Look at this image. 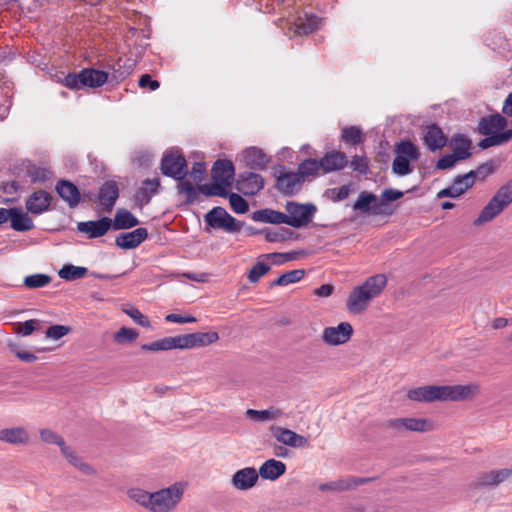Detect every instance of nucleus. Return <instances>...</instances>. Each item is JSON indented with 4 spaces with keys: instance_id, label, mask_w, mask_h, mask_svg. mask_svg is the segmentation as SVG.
Returning a JSON list of instances; mask_svg holds the SVG:
<instances>
[{
    "instance_id": "nucleus-36",
    "label": "nucleus",
    "mask_w": 512,
    "mask_h": 512,
    "mask_svg": "<svg viewBox=\"0 0 512 512\" xmlns=\"http://www.w3.org/2000/svg\"><path fill=\"white\" fill-rule=\"evenodd\" d=\"M252 219L256 222L270 224H285L286 221L285 213L268 208L253 212Z\"/></svg>"
},
{
    "instance_id": "nucleus-32",
    "label": "nucleus",
    "mask_w": 512,
    "mask_h": 512,
    "mask_svg": "<svg viewBox=\"0 0 512 512\" xmlns=\"http://www.w3.org/2000/svg\"><path fill=\"white\" fill-rule=\"evenodd\" d=\"M178 190L186 195V202L189 204H192L197 200L199 192L206 196H214L213 184L200 185L196 188L190 182L182 181L178 183Z\"/></svg>"
},
{
    "instance_id": "nucleus-35",
    "label": "nucleus",
    "mask_w": 512,
    "mask_h": 512,
    "mask_svg": "<svg viewBox=\"0 0 512 512\" xmlns=\"http://www.w3.org/2000/svg\"><path fill=\"white\" fill-rule=\"evenodd\" d=\"M139 220L128 210L119 209L112 221L111 228L114 230L130 229L137 226Z\"/></svg>"
},
{
    "instance_id": "nucleus-31",
    "label": "nucleus",
    "mask_w": 512,
    "mask_h": 512,
    "mask_svg": "<svg viewBox=\"0 0 512 512\" xmlns=\"http://www.w3.org/2000/svg\"><path fill=\"white\" fill-rule=\"evenodd\" d=\"M0 441L12 445H25L29 441V433L21 426L4 428L0 430Z\"/></svg>"
},
{
    "instance_id": "nucleus-20",
    "label": "nucleus",
    "mask_w": 512,
    "mask_h": 512,
    "mask_svg": "<svg viewBox=\"0 0 512 512\" xmlns=\"http://www.w3.org/2000/svg\"><path fill=\"white\" fill-rule=\"evenodd\" d=\"M507 126V120L499 113L481 118L478 131L484 136L500 134Z\"/></svg>"
},
{
    "instance_id": "nucleus-50",
    "label": "nucleus",
    "mask_w": 512,
    "mask_h": 512,
    "mask_svg": "<svg viewBox=\"0 0 512 512\" xmlns=\"http://www.w3.org/2000/svg\"><path fill=\"white\" fill-rule=\"evenodd\" d=\"M139 336V333L132 328L127 327H121L115 334H114V341L117 344H125L129 342H133L137 339Z\"/></svg>"
},
{
    "instance_id": "nucleus-30",
    "label": "nucleus",
    "mask_w": 512,
    "mask_h": 512,
    "mask_svg": "<svg viewBox=\"0 0 512 512\" xmlns=\"http://www.w3.org/2000/svg\"><path fill=\"white\" fill-rule=\"evenodd\" d=\"M212 178L224 184H231L234 178L235 169L230 160H217L212 167Z\"/></svg>"
},
{
    "instance_id": "nucleus-11",
    "label": "nucleus",
    "mask_w": 512,
    "mask_h": 512,
    "mask_svg": "<svg viewBox=\"0 0 512 512\" xmlns=\"http://www.w3.org/2000/svg\"><path fill=\"white\" fill-rule=\"evenodd\" d=\"M353 334V327L348 322H341L337 326L325 327L322 332V340L331 346L347 343Z\"/></svg>"
},
{
    "instance_id": "nucleus-44",
    "label": "nucleus",
    "mask_w": 512,
    "mask_h": 512,
    "mask_svg": "<svg viewBox=\"0 0 512 512\" xmlns=\"http://www.w3.org/2000/svg\"><path fill=\"white\" fill-rule=\"evenodd\" d=\"M128 496L143 508L151 511L152 492L140 488H132L128 490Z\"/></svg>"
},
{
    "instance_id": "nucleus-43",
    "label": "nucleus",
    "mask_w": 512,
    "mask_h": 512,
    "mask_svg": "<svg viewBox=\"0 0 512 512\" xmlns=\"http://www.w3.org/2000/svg\"><path fill=\"white\" fill-rule=\"evenodd\" d=\"M141 349L146 351H166L177 349L176 336L165 337L148 344H143Z\"/></svg>"
},
{
    "instance_id": "nucleus-52",
    "label": "nucleus",
    "mask_w": 512,
    "mask_h": 512,
    "mask_svg": "<svg viewBox=\"0 0 512 512\" xmlns=\"http://www.w3.org/2000/svg\"><path fill=\"white\" fill-rule=\"evenodd\" d=\"M40 438L42 441L49 443V444H56L60 447V450L62 451L63 448H65L67 445L65 444L64 439L58 435L56 432L50 430V429H42L40 431Z\"/></svg>"
},
{
    "instance_id": "nucleus-39",
    "label": "nucleus",
    "mask_w": 512,
    "mask_h": 512,
    "mask_svg": "<svg viewBox=\"0 0 512 512\" xmlns=\"http://www.w3.org/2000/svg\"><path fill=\"white\" fill-rule=\"evenodd\" d=\"M395 153L397 156L409 161L418 160L420 157L418 147L409 140L399 142L395 147Z\"/></svg>"
},
{
    "instance_id": "nucleus-10",
    "label": "nucleus",
    "mask_w": 512,
    "mask_h": 512,
    "mask_svg": "<svg viewBox=\"0 0 512 512\" xmlns=\"http://www.w3.org/2000/svg\"><path fill=\"white\" fill-rule=\"evenodd\" d=\"M386 428L397 432H428L432 430V423L423 418H394L385 423Z\"/></svg>"
},
{
    "instance_id": "nucleus-61",
    "label": "nucleus",
    "mask_w": 512,
    "mask_h": 512,
    "mask_svg": "<svg viewBox=\"0 0 512 512\" xmlns=\"http://www.w3.org/2000/svg\"><path fill=\"white\" fill-rule=\"evenodd\" d=\"M64 85L69 89L79 90L83 88V80L81 76V71L79 73H69L64 78Z\"/></svg>"
},
{
    "instance_id": "nucleus-17",
    "label": "nucleus",
    "mask_w": 512,
    "mask_h": 512,
    "mask_svg": "<svg viewBox=\"0 0 512 512\" xmlns=\"http://www.w3.org/2000/svg\"><path fill=\"white\" fill-rule=\"evenodd\" d=\"M112 220L103 217L97 221H84L77 224V229L81 233H85L89 238H99L104 236L111 228Z\"/></svg>"
},
{
    "instance_id": "nucleus-34",
    "label": "nucleus",
    "mask_w": 512,
    "mask_h": 512,
    "mask_svg": "<svg viewBox=\"0 0 512 512\" xmlns=\"http://www.w3.org/2000/svg\"><path fill=\"white\" fill-rule=\"evenodd\" d=\"M135 61L128 58H119L113 65V70L109 76L112 81L121 82L126 79L134 70Z\"/></svg>"
},
{
    "instance_id": "nucleus-1",
    "label": "nucleus",
    "mask_w": 512,
    "mask_h": 512,
    "mask_svg": "<svg viewBox=\"0 0 512 512\" xmlns=\"http://www.w3.org/2000/svg\"><path fill=\"white\" fill-rule=\"evenodd\" d=\"M479 390L478 385H426L410 389L407 398L416 402L462 401L472 398Z\"/></svg>"
},
{
    "instance_id": "nucleus-49",
    "label": "nucleus",
    "mask_w": 512,
    "mask_h": 512,
    "mask_svg": "<svg viewBox=\"0 0 512 512\" xmlns=\"http://www.w3.org/2000/svg\"><path fill=\"white\" fill-rule=\"evenodd\" d=\"M320 160L309 158L305 159L298 166V173L304 179L306 176H315L322 171Z\"/></svg>"
},
{
    "instance_id": "nucleus-33",
    "label": "nucleus",
    "mask_w": 512,
    "mask_h": 512,
    "mask_svg": "<svg viewBox=\"0 0 512 512\" xmlns=\"http://www.w3.org/2000/svg\"><path fill=\"white\" fill-rule=\"evenodd\" d=\"M83 87L98 88L103 86L109 79V73L94 68L81 70Z\"/></svg>"
},
{
    "instance_id": "nucleus-54",
    "label": "nucleus",
    "mask_w": 512,
    "mask_h": 512,
    "mask_svg": "<svg viewBox=\"0 0 512 512\" xmlns=\"http://www.w3.org/2000/svg\"><path fill=\"white\" fill-rule=\"evenodd\" d=\"M474 171H470L464 175H458L454 178L453 185L463 190V194L474 185Z\"/></svg>"
},
{
    "instance_id": "nucleus-28",
    "label": "nucleus",
    "mask_w": 512,
    "mask_h": 512,
    "mask_svg": "<svg viewBox=\"0 0 512 512\" xmlns=\"http://www.w3.org/2000/svg\"><path fill=\"white\" fill-rule=\"evenodd\" d=\"M371 478H359V477H347L331 481L328 483L320 484L319 489L321 491H346L354 489L359 485L368 483Z\"/></svg>"
},
{
    "instance_id": "nucleus-21",
    "label": "nucleus",
    "mask_w": 512,
    "mask_h": 512,
    "mask_svg": "<svg viewBox=\"0 0 512 512\" xmlns=\"http://www.w3.org/2000/svg\"><path fill=\"white\" fill-rule=\"evenodd\" d=\"M6 222L10 220L11 228L18 232H26L34 228L33 220L21 207L7 209Z\"/></svg>"
},
{
    "instance_id": "nucleus-48",
    "label": "nucleus",
    "mask_w": 512,
    "mask_h": 512,
    "mask_svg": "<svg viewBox=\"0 0 512 512\" xmlns=\"http://www.w3.org/2000/svg\"><path fill=\"white\" fill-rule=\"evenodd\" d=\"M341 141L356 146L363 141L362 130L358 126H347L342 129Z\"/></svg>"
},
{
    "instance_id": "nucleus-53",
    "label": "nucleus",
    "mask_w": 512,
    "mask_h": 512,
    "mask_svg": "<svg viewBox=\"0 0 512 512\" xmlns=\"http://www.w3.org/2000/svg\"><path fill=\"white\" fill-rule=\"evenodd\" d=\"M392 170L400 176L408 175L412 172L410 161L396 155L392 163Z\"/></svg>"
},
{
    "instance_id": "nucleus-37",
    "label": "nucleus",
    "mask_w": 512,
    "mask_h": 512,
    "mask_svg": "<svg viewBox=\"0 0 512 512\" xmlns=\"http://www.w3.org/2000/svg\"><path fill=\"white\" fill-rule=\"evenodd\" d=\"M245 415L248 419L255 422H266L280 419L283 416V412L276 408L266 410L247 409Z\"/></svg>"
},
{
    "instance_id": "nucleus-3",
    "label": "nucleus",
    "mask_w": 512,
    "mask_h": 512,
    "mask_svg": "<svg viewBox=\"0 0 512 512\" xmlns=\"http://www.w3.org/2000/svg\"><path fill=\"white\" fill-rule=\"evenodd\" d=\"M512 203V179L501 186L490 201L483 207L474 225L490 222Z\"/></svg>"
},
{
    "instance_id": "nucleus-16",
    "label": "nucleus",
    "mask_w": 512,
    "mask_h": 512,
    "mask_svg": "<svg viewBox=\"0 0 512 512\" xmlns=\"http://www.w3.org/2000/svg\"><path fill=\"white\" fill-rule=\"evenodd\" d=\"M512 476V467L481 473L473 483L475 488L495 487Z\"/></svg>"
},
{
    "instance_id": "nucleus-19",
    "label": "nucleus",
    "mask_w": 512,
    "mask_h": 512,
    "mask_svg": "<svg viewBox=\"0 0 512 512\" xmlns=\"http://www.w3.org/2000/svg\"><path fill=\"white\" fill-rule=\"evenodd\" d=\"M148 237L146 228L140 227L131 232L120 233L116 236L115 243L121 249H134Z\"/></svg>"
},
{
    "instance_id": "nucleus-60",
    "label": "nucleus",
    "mask_w": 512,
    "mask_h": 512,
    "mask_svg": "<svg viewBox=\"0 0 512 512\" xmlns=\"http://www.w3.org/2000/svg\"><path fill=\"white\" fill-rule=\"evenodd\" d=\"M69 331H70V328L68 326L52 325V326L48 327L45 334H46V337L57 340V339L64 337L65 335H67L69 333Z\"/></svg>"
},
{
    "instance_id": "nucleus-25",
    "label": "nucleus",
    "mask_w": 512,
    "mask_h": 512,
    "mask_svg": "<svg viewBox=\"0 0 512 512\" xmlns=\"http://www.w3.org/2000/svg\"><path fill=\"white\" fill-rule=\"evenodd\" d=\"M423 141L430 151L435 152L446 145L447 137L440 127L432 124L424 130Z\"/></svg>"
},
{
    "instance_id": "nucleus-9",
    "label": "nucleus",
    "mask_w": 512,
    "mask_h": 512,
    "mask_svg": "<svg viewBox=\"0 0 512 512\" xmlns=\"http://www.w3.org/2000/svg\"><path fill=\"white\" fill-rule=\"evenodd\" d=\"M219 339L217 332H195L176 336L177 349H193L216 342Z\"/></svg>"
},
{
    "instance_id": "nucleus-56",
    "label": "nucleus",
    "mask_w": 512,
    "mask_h": 512,
    "mask_svg": "<svg viewBox=\"0 0 512 512\" xmlns=\"http://www.w3.org/2000/svg\"><path fill=\"white\" fill-rule=\"evenodd\" d=\"M124 312L138 325L149 328L151 326L150 320L140 310L134 307L124 309Z\"/></svg>"
},
{
    "instance_id": "nucleus-38",
    "label": "nucleus",
    "mask_w": 512,
    "mask_h": 512,
    "mask_svg": "<svg viewBox=\"0 0 512 512\" xmlns=\"http://www.w3.org/2000/svg\"><path fill=\"white\" fill-rule=\"evenodd\" d=\"M471 140L464 135H455L452 138L453 155L460 161L465 160L471 156L470 147Z\"/></svg>"
},
{
    "instance_id": "nucleus-26",
    "label": "nucleus",
    "mask_w": 512,
    "mask_h": 512,
    "mask_svg": "<svg viewBox=\"0 0 512 512\" xmlns=\"http://www.w3.org/2000/svg\"><path fill=\"white\" fill-rule=\"evenodd\" d=\"M243 160L250 169L264 170L270 157L257 147H249L243 151Z\"/></svg>"
},
{
    "instance_id": "nucleus-7",
    "label": "nucleus",
    "mask_w": 512,
    "mask_h": 512,
    "mask_svg": "<svg viewBox=\"0 0 512 512\" xmlns=\"http://www.w3.org/2000/svg\"><path fill=\"white\" fill-rule=\"evenodd\" d=\"M160 169L163 175L182 182L187 175V162L178 150H169L164 153Z\"/></svg>"
},
{
    "instance_id": "nucleus-2",
    "label": "nucleus",
    "mask_w": 512,
    "mask_h": 512,
    "mask_svg": "<svg viewBox=\"0 0 512 512\" xmlns=\"http://www.w3.org/2000/svg\"><path fill=\"white\" fill-rule=\"evenodd\" d=\"M387 285L384 274L368 277L362 285L355 287L349 294L346 302L347 309L352 314L362 313L370 301L378 297Z\"/></svg>"
},
{
    "instance_id": "nucleus-40",
    "label": "nucleus",
    "mask_w": 512,
    "mask_h": 512,
    "mask_svg": "<svg viewBox=\"0 0 512 512\" xmlns=\"http://www.w3.org/2000/svg\"><path fill=\"white\" fill-rule=\"evenodd\" d=\"M87 273L88 269L86 267L65 264L58 271V276L65 281H75L85 277Z\"/></svg>"
},
{
    "instance_id": "nucleus-12",
    "label": "nucleus",
    "mask_w": 512,
    "mask_h": 512,
    "mask_svg": "<svg viewBox=\"0 0 512 512\" xmlns=\"http://www.w3.org/2000/svg\"><path fill=\"white\" fill-rule=\"evenodd\" d=\"M272 437L279 443L291 448H306L309 446L308 438L295 431L277 425L270 427Z\"/></svg>"
},
{
    "instance_id": "nucleus-45",
    "label": "nucleus",
    "mask_w": 512,
    "mask_h": 512,
    "mask_svg": "<svg viewBox=\"0 0 512 512\" xmlns=\"http://www.w3.org/2000/svg\"><path fill=\"white\" fill-rule=\"evenodd\" d=\"M305 275V271L303 269H296L288 271L282 275H280L277 279H275L271 283V287L273 286H287L289 284H293L299 282Z\"/></svg>"
},
{
    "instance_id": "nucleus-23",
    "label": "nucleus",
    "mask_w": 512,
    "mask_h": 512,
    "mask_svg": "<svg viewBox=\"0 0 512 512\" xmlns=\"http://www.w3.org/2000/svg\"><path fill=\"white\" fill-rule=\"evenodd\" d=\"M58 195L68 203L69 207L78 206L81 201L80 191L75 184L68 180H59L55 186Z\"/></svg>"
},
{
    "instance_id": "nucleus-5",
    "label": "nucleus",
    "mask_w": 512,
    "mask_h": 512,
    "mask_svg": "<svg viewBox=\"0 0 512 512\" xmlns=\"http://www.w3.org/2000/svg\"><path fill=\"white\" fill-rule=\"evenodd\" d=\"M273 175L276 178L275 188L284 196H292L298 193L304 180L298 172L288 171L283 165L273 167Z\"/></svg>"
},
{
    "instance_id": "nucleus-4",
    "label": "nucleus",
    "mask_w": 512,
    "mask_h": 512,
    "mask_svg": "<svg viewBox=\"0 0 512 512\" xmlns=\"http://www.w3.org/2000/svg\"><path fill=\"white\" fill-rule=\"evenodd\" d=\"M184 490L180 484L152 492L151 512H171L180 503Z\"/></svg>"
},
{
    "instance_id": "nucleus-14",
    "label": "nucleus",
    "mask_w": 512,
    "mask_h": 512,
    "mask_svg": "<svg viewBox=\"0 0 512 512\" xmlns=\"http://www.w3.org/2000/svg\"><path fill=\"white\" fill-rule=\"evenodd\" d=\"M353 209L363 214L371 215H383L386 214V210L381 208L378 197L367 191H362L357 200L353 204Z\"/></svg>"
},
{
    "instance_id": "nucleus-41",
    "label": "nucleus",
    "mask_w": 512,
    "mask_h": 512,
    "mask_svg": "<svg viewBox=\"0 0 512 512\" xmlns=\"http://www.w3.org/2000/svg\"><path fill=\"white\" fill-rule=\"evenodd\" d=\"M512 139V129H508L500 134L488 135L480 140L478 147L481 149H488L493 146H499L509 142Z\"/></svg>"
},
{
    "instance_id": "nucleus-51",
    "label": "nucleus",
    "mask_w": 512,
    "mask_h": 512,
    "mask_svg": "<svg viewBox=\"0 0 512 512\" xmlns=\"http://www.w3.org/2000/svg\"><path fill=\"white\" fill-rule=\"evenodd\" d=\"M229 203L231 209L237 214H245L249 210L248 202L237 193L229 194Z\"/></svg>"
},
{
    "instance_id": "nucleus-13",
    "label": "nucleus",
    "mask_w": 512,
    "mask_h": 512,
    "mask_svg": "<svg viewBox=\"0 0 512 512\" xmlns=\"http://www.w3.org/2000/svg\"><path fill=\"white\" fill-rule=\"evenodd\" d=\"M264 178L254 172H243L238 175L236 188L244 195L253 196L264 187Z\"/></svg>"
},
{
    "instance_id": "nucleus-6",
    "label": "nucleus",
    "mask_w": 512,
    "mask_h": 512,
    "mask_svg": "<svg viewBox=\"0 0 512 512\" xmlns=\"http://www.w3.org/2000/svg\"><path fill=\"white\" fill-rule=\"evenodd\" d=\"M285 210L287 212L285 213V224L294 228H302L312 221L317 208L312 203L301 204L288 201Z\"/></svg>"
},
{
    "instance_id": "nucleus-59",
    "label": "nucleus",
    "mask_w": 512,
    "mask_h": 512,
    "mask_svg": "<svg viewBox=\"0 0 512 512\" xmlns=\"http://www.w3.org/2000/svg\"><path fill=\"white\" fill-rule=\"evenodd\" d=\"M350 167L360 174H367L369 169V163L366 157L355 155L350 161Z\"/></svg>"
},
{
    "instance_id": "nucleus-46",
    "label": "nucleus",
    "mask_w": 512,
    "mask_h": 512,
    "mask_svg": "<svg viewBox=\"0 0 512 512\" xmlns=\"http://www.w3.org/2000/svg\"><path fill=\"white\" fill-rule=\"evenodd\" d=\"M51 281V276L43 273H36L26 276L23 280V285L29 289H38L46 287L51 283Z\"/></svg>"
},
{
    "instance_id": "nucleus-63",
    "label": "nucleus",
    "mask_w": 512,
    "mask_h": 512,
    "mask_svg": "<svg viewBox=\"0 0 512 512\" xmlns=\"http://www.w3.org/2000/svg\"><path fill=\"white\" fill-rule=\"evenodd\" d=\"M139 87L148 88L151 91H155L160 87V83L157 80H153L149 74H144L139 79Z\"/></svg>"
},
{
    "instance_id": "nucleus-18",
    "label": "nucleus",
    "mask_w": 512,
    "mask_h": 512,
    "mask_svg": "<svg viewBox=\"0 0 512 512\" xmlns=\"http://www.w3.org/2000/svg\"><path fill=\"white\" fill-rule=\"evenodd\" d=\"M52 196L45 190H38L33 192L26 200L27 212L39 215L50 208Z\"/></svg>"
},
{
    "instance_id": "nucleus-62",
    "label": "nucleus",
    "mask_w": 512,
    "mask_h": 512,
    "mask_svg": "<svg viewBox=\"0 0 512 512\" xmlns=\"http://www.w3.org/2000/svg\"><path fill=\"white\" fill-rule=\"evenodd\" d=\"M457 161L459 160L453 154H446L437 161L436 168L440 170L449 169L453 167Z\"/></svg>"
},
{
    "instance_id": "nucleus-57",
    "label": "nucleus",
    "mask_w": 512,
    "mask_h": 512,
    "mask_svg": "<svg viewBox=\"0 0 512 512\" xmlns=\"http://www.w3.org/2000/svg\"><path fill=\"white\" fill-rule=\"evenodd\" d=\"M28 173L33 182H45L51 177V171L43 167L33 166Z\"/></svg>"
},
{
    "instance_id": "nucleus-42",
    "label": "nucleus",
    "mask_w": 512,
    "mask_h": 512,
    "mask_svg": "<svg viewBox=\"0 0 512 512\" xmlns=\"http://www.w3.org/2000/svg\"><path fill=\"white\" fill-rule=\"evenodd\" d=\"M61 452L67 461L83 474L91 475L94 473V469L89 464L83 462L70 447L66 446Z\"/></svg>"
},
{
    "instance_id": "nucleus-47",
    "label": "nucleus",
    "mask_w": 512,
    "mask_h": 512,
    "mask_svg": "<svg viewBox=\"0 0 512 512\" xmlns=\"http://www.w3.org/2000/svg\"><path fill=\"white\" fill-rule=\"evenodd\" d=\"M265 260L266 258H262V255H260L255 265L250 269L248 279L251 283H257L262 276L269 272L271 266Z\"/></svg>"
},
{
    "instance_id": "nucleus-15",
    "label": "nucleus",
    "mask_w": 512,
    "mask_h": 512,
    "mask_svg": "<svg viewBox=\"0 0 512 512\" xmlns=\"http://www.w3.org/2000/svg\"><path fill=\"white\" fill-rule=\"evenodd\" d=\"M259 480V474L254 467H245L237 470L231 477V485L239 491L252 489Z\"/></svg>"
},
{
    "instance_id": "nucleus-22",
    "label": "nucleus",
    "mask_w": 512,
    "mask_h": 512,
    "mask_svg": "<svg viewBox=\"0 0 512 512\" xmlns=\"http://www.w3.org/2000/svg\"><path fill=\"white\" fill-rule=\"evenodd\" d=\"M320 26V18L315 15L305 13L299 16L294 23L289 24V31L295 35H308L316 31Z\"/></svg>"
},
{
    "instance_id": "nucleus-8",
    "label": "nucleus",
    "mask_w": 512,
    "mask_h": 512,
    "mask_svg": "<svg viewBox=\"0 0 512 512\" xmlns=\"http://www.w3.org/2000/svg\"><path fill=\"white\" fill-rule=\"evenodd\" d=\"M205 222L211 228L222 229L229 233L239 232L242 228V225L220 206L212 208L205 215Z\"/></svg>"
},
{
    "instance_id": "nucleus-24",
    "label": "nucleus",
    "mask_w": 512,
    "mask_h": 512,
    "mask_svg": "<svg viewBox=\"0 0 512 512\" xmlns=\"http://www.w3.org/2000/svg\"><path fill=\"white\" fill-rule=\"evenodd\" d=\"M119 197V188L115 181H106L100 188L97 200L107 212H110Z\"/></svg>"
},
{
    "instance_id": "nucleus-29",
    "label": "nucleus",
    "mask_w": 512,
    "mask_h": 512,
    "mask_svg": "<svg viewBox=\"0 0 512 512\" xmlns=\"http://www.w3.org/2000/svg\"><path fill=\"white\" fill-rule=\"evenodd\" d=\"M320 165L323 173H330L343 169L347 163V157L344 152L331 151L327 152L321 159Z\"/></svg>"
},
{
    "instance_id": "nucleus-55",
    "label": "nucleus",
    "mask_w": 512,
    "mask_h": 512,
    "mask_svg": "<svg viewBox=\"0 0 512 512\" xmlns=\"http://www.w3.org/2000/svg\"><path fill=\"white\" fill-rule=\"evenodd\" d=\"M351 192L350 185H343L339 188H332L326 191V195L333 202H339L346 199Z\"/></svg>"
},
{
    "instance_id": "nucleus-64",
    "label": "nucleus",
    "mask_w": 512,
    "mask_h": 512,
    "mask_svg": "<svg viewBox=\"0 0 512 512\" xmlns=\"http://www.w3.org/2000/svg\"><path fill=\"white\" fill-rule=\"evenodd\" d=\"M463 194V190L461 188H457L455 185H451L447 188H444L440 190L437 193V198H444V197H451V198H457Z\"/></svg>"
},
{
    "instance_id": "nucleus-27",
    "label": "nucleus",
    "mask_w": 512,
    "mask_h": 512,
    "mask_svg": "<svg viewBox=\"0 0 512 512\" xmlns=\"http://www.w3.org/2000/svg\"><path fill=\"white\" fill-rule=\"evenodd\" d=\"M286 464L280 460L268 459L259 467V477L265 480L275 481L285 474Z\"/></svg>"
},
{
    "instance_id": "nucleus-58",
    "label": "nucleus",
    "mask_w": 512,
    "mask_h": 512,
    "mask_svg": "<svg viewBox=\"0 0 512 512\" xmlns=\"http://www.w3.org/2000/svg\"><path fill=\"white\" fill-rule=\"evenodd\" d=\"M403 197V192L396 189H385L382 193L379 199V204L381 205V208H384V206L387 205V203L396 201Z\"/></svg>"
}]
</instances>
